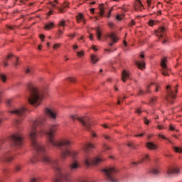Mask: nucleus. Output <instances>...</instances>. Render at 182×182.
I'll return each mask as SVG.
<instances>
[{
  "instance_id": "69168bd1",
  "label": "nucleus",
  "mask_w": 182,
  "mask_h": 182,
  "mask_svg": "<svg viewBox=\"0 0 182 182\" xmlns=\"http://www.w3.org/2000/svg\"><path fill=\"white\" fill-rule=\"evenodd\" d=\"M58 35L60 36H62V35H63V32L62 31V30H58Z\"/></svg>"
},
{
  "instance_id": "dca6fc26",
  "label": "nucleus",
  "mask_w": 182,
  "mask_h": 182,
  "mask_svg": "<svg viewBox=\"0 0 182 182\" xmlns=\"http://www.w3.org/2000/svg\"><path fill=\"white\" fill-rule=\"evenodd\" d=\"M79 168V164L77 162L74 161L70 164L69 165V170L70 171H75V170H77Z\"/></svg>"
},
{
  "instance_id": "a878e982",
  "label": "nucleus",
  "mask_w": 182,
  "mask_h": 182,
  "mask_svg": "<svg viewBox=\"0 0 182 182\" xmlns=\"http://www.w3.org/2000/svg\"><path fill=\"white\" fill-rule=\"evenodd\" d=\"M12 54H9L6 58L4 60V66H9V64H8V60L11 59L12 58Z\"/></svg>"
},
{
  "instance_id": "338daca9",
  "label": "nucleus",
  "mask_w": 182,
  "mask_h": 182,
  "mask_svg": "<svg viewBox=\"0 0 182 182\" xmlns=\"http://www.w3.org/2000/svg\"><path fill=\"white\" fill-rule=\"evenodd\" d=\"M116 19H117V21H122V17H121L120 16L117 15V16H116Z\"/></svg>"
},
{
  "instance_id": "79ce46f5",
  "label": "nucleus",
  "mask_w": 182,
  "mask_h": 182,
  "mask_svg": "<svg viewBox=\"0 0 182 182\" xmlns=\"http://www.w3.org/2000/svg\"><path fill=\"white\" fill-rule=\"evenodd\" d=\"M68 80L71 82V83H75V82H76V78L70 77L68 78Z\"/></svg>"
},
{
  "instance_id": "473e14b6",
  "label": "nucleus",
  "mask_w": 182,
  "mask_h": 182,
  "mask_svg": "<svg viewBox=\"0 0 182 182\" xmlns=\"http://www.w3.org/2000/svg\"><path fill=\"white\" fill-rule=\"evenodd\" d=\"M0 80H1L3 83H5L6 82V75L4 74H0Z\"/></svg>"
},
{
  "instance_id": "393cba45",
  "label": "nucleus",
  "mask_w": 182,
  "mask_h": 182,
  "mask_svg": "<svg viewBox=\"0 0 182 182\" xmlns=\"http://www.w3.org/2000/svg\"><path fill=\"white\" fill-rule=\"evenodd\" d=\"M54 26H55V24L53 23V22H50L46 24L44 29L46 31H50V29H52V28H53Z\"/></svg>"
},
{
  "instance_id": "423d86ee",
  "label": "nucleus",
  "mask_w": 182,
  "mask_h": 182,
  "mask_svg": "<svg viewBox=\"0 0 182 182\" xmlns=\"http://www.w3.org/2000/svg\"><path fill=\"white\" fill-rule=\"evenodd\" d=\"M105 159L100 158V157H96L95 159H92L90 156H85L84 162L86 166H92V164H94V166H97V164H100V163H102V161H105Z\"/></svg>"
},
{
  "instance_id": "1a4fd4ad",
  "label": "nucleus",
  "mask_w": 182,
  "mask_h": 182,
  "mask_svg": "<svg viewBox=\"0 0 182 182\" xmlns=\"http://www.w3.org/2000/svg\"><path fill=\"white\" fill-rule=\"evenodd\" d=\"M44 113L46 114H59V109L55 107H46L44 109Z\"/></svg>"
},
{
  "instance_id": "052dcab7",
  "label": "nucleus",
  "mask_w": 182,
  "mask_h": 182,
  "mask_svg": "<svg viewBox=\"0 0 182 182\" xmlns=\"http://www.w3.org/2000/svg\"><path fill=\"white\" fill-rule=\"evenodd\" d=\"M138 95H139V96H141V95H144V92H143V90H139Z\"/></svg>"
},
{
  "instance_id": "9d476101",
  "label": "nucleus",
  "mask_w": 182,
  "mask_h": 182,
  "mask_svg": "<svg viewBox=\"0 0 182 182\" xmlns=\"http://www.w3.org/2000/svg\"><path fill=\"white\" fill-rule=\"evenodd\" d=\"M178 173H180V169L178 168V167L171 168L168 169L166 172L167 176H168L169 177H171V176L174 174H178Z\"/></svg>"
},
{
  "instance_id": "2f4dec72",
  "label": "nucleus",
  "mask_w": 182,
  "mask_h": 182,
  "mask_svg": "<svg viewBox=\"0 0 182 182\" xmlns=\"http://www.w3.org/2000/svg\"><path fill=\"white\" fill-rule=\"evenodd\" d=\"M23 119V117H22V115H18V117L15 120V124H19Z\"/></svg>"
},
{
  "instance_id": "7ed1b4c3",
  "label": "nucleus",
  "mask_w": 182,
  "mask_h": 182,
  "mask_svg": "<svg viewBox=\"0 0 182 182\" xmlns=\"http://www.w3.org/2000/svg\"><path fill=\"white\" fill-rule=\"evenodd\" d=\"M70 119L73 120H78L80 124L87 130V132H90V127H92V121H90V118L86 115H71Z\"/></svg>"
},
{
  "instance_id": "09e8293b",
  "label": "nucleus",
  "mask_w": 182,
  "mask_h": 182,
  "mask_svg": "<svg viewBox=\"0 0 182 182\" xmlns=\"http://www.w3.org/2000/svg\"><path fill=\"white\" fill-rule=\"evenodd\" d=\"M68 38H75V36H76V33H70V34H68Z\"/></svg>"
},
{
  "instance_id": "f03ea898",
  "label": "nucleus",
  "mask_w": 182,
  "mask_h": 182,
  "mask_svg": "<svg viewBox=\"0 0 182 182\" xmlns=\"http://www.w3.org/2000/svg\"><path fill=\"white\" fill-rule=\"evenodd\" d=\"M26 87L29 92L28 103L37 107L43 100V95L41 92V89L33 82H28L26 85Z\"/></svg>"
},
{
  "instance_id": "603ef678",
  "label": "nucleus",
  "mask_w": 182,
  "mask_h": 182,
  "mask_svg": "<svg viewBox=\"0 0 182 182\" xmlns=\"http://www.w3.org/2000/svg\"><path fill=\"white\" fill-rule=\"evenodd\" d=\"M147 5L149 8L151 6V0H146Z\"/></svg>"
},
{
  "instance_id": "5701e85b",
  "label": "nucleus",
  "mask_w": 182,
  "mask_h": 182,
  "mask_svg": "<svg viewBox=\"0 0 182 182\" xmlns=\"http://www.w3.org/2000/svg\"><path fill=\"white\" fill-rule=\"evenodd\" d=\"M166 62H167V57H164V58L161 59V66L163 69L167 68Z\"/></svg>"
},
{
  "instance_id": "f257e3e1",
  "label": "nucleus",
  "mask_w": 182,
  "mask_h": 182,
  "mask_svg": "<svg viewBox=\"0 0 182 182\" xmlns=\"http://www.w3.org/2000/svg\"><path fill=\"white\" fill-rule=\"evenodd\" d=\"M45 122H46V118L33 122L28 132V137L31 141V146L33 149L38 153L41 161L45 164L51 166V167L55 170L56 173H58L59 178H56L55 182H69L70 181V173L69 171L65 168H61L58 160L52 159L46 154L45 146L39 144L37 141L38 136L42 137L44 134H46L48 144L52 146V147H57L61 150V159H63V160H65V159L69 157V156H71L75 159V157L77 156V152H76V151H69V147L72 146V141H70V140L63 139L59 141L55 139V134H56V132H58V127L56 125L50 126L47 130L41 129L38 132L36 127L40 125L43 126Z\"/></svg>"
},
{
  "instance_id": "774afa93",
  "label": "nucleus",
  "mask_w": 182,
  "mask_h": 182,
  "mask_svg": "<svg viewBox=\"0 0 182 182\" xmlns=\"http://www.w3.org/2000/svg\"><path fill=\"white\" fill-rule=\"evenodd\" d=\"M92 48L95 52H97V48H96V46H92Z\"/></svg>"
},
{
  "instance_id": "f3484780",
  "label": "nucleus",
  "mask_w": 182,
  "mask_h": 182,
  "mask_svg": "<svg viewBox=\"0 0 182 182\" xmlns=\"http://www.w3.org/2000/svg\"><path fill=\"white\" fill-rule=\"evenodd\" d=\"M135 64L138 69H140L141 70L146 68V62L144 61H136Z\"/></svg>"
},
{
  "instance_id": "c9c22d12",
  "label": "nucleus",
  "mask_w": 182,
  "mask_h": 182,
  "mask_svg": "<svg viewBox=\"0 0 182 182\" xmlns=\"http://www.w3.org/2000/svg\"><path fill=\"white\" fill-rule=\"evenodd\" d=\"M57 115L56 114H48V118L50 119V120H56Z\"/></svg>"
},
{
  "instance_id": "0eeeda50",
  "label": "nucleus",
  "mask_w": 182,
  "mask_h": 182,
  "mask_svg": "<svg viewBox=\"0 0 182 182\" xmlns=\"http://www.w3.org/2000/svg\"><path fill=\"white\" fill-rule=\"evenodd\" d=\"M14 159L12 151L7 150L0 156V163H11V161H14Z\"/></svg>"
},
{
  "instance_id": "c85d7f7f",
  "label": "nucleus",
  "mask_w": 182,
  "mask_h": 182,
  "mask_svg": "<svg viewBox=\"0 0 182 182\" xmlns=\"http://www.w3.org/2000/svg\"><path fill=\"white\" fill-rule=\"evenodd\" d=\"M103 6H105V4H100V16H103V15H105V9H103Z\"/></svg>"
},
{
  "instance_id": "39448f33",
  "label": "nucleus",
  "mask_w": 182,
  "mask_h": 182,
  "mask_svg": "<svg viewBox=\"0 0 182 182\" xmlns=\"http://www.w3.org/2000/svg\"><path fill=\"white\" fill-rule=\"evenodd\" d=\"M23 144V136L20 133H16L11 136V146L19 149Z\"/></svg>"
},
{
  "instance_id": "13d9d810",
  "label": "nucleus",
  "mask_w": 182,
  "mask_h": 182,
  "mask_svg": "<svg viewBox=\"0 0 182 182\" xmlns=\"http://www.w3.org/2000/svg\"><path fill=\"white\" fill-rule=\"evenodd\" d=\"M169 129L171 131H174V130H176V128L172 124H171L169 126Z\"/></svg>"
},
{
  "instance_id": "6ab92c4d",
  "label": "nucleus",
  "mask_w": 182,
  "mask_h": 182,
  "mask_svg": "<svg viewBox=\"0 0 182 182\" xmlns=\"http://www.w3.org/2000/svg\"><path fill=\"white\" fill-rule=\"evenodd\" d=\"M90 62L92 65H96L99 62V57L96 55L91 54L90 55Z\"/></svg>"
},
{
  "instance_id": "b1692460",
  "label": "nucleus",
  "mask_w": 182,
  "mask_h": 182,
  "mask_svg": "<svg viewBox=\"0 0 182 182\" xmlns=\"http://www.w3.org/2000/svg\"><path fill=\"white\" fill-rule=\"evenodd\" d=\"M122 81L124 82L127 79H129V73L127 71L124 70L122 72Z\"/></svg>"
},
{
  "instance_id": "e433bc0d",
  "label": "nucleus",
  "mask_w": 182,
  "mask_h": 182,
  "mask_svg": "<svg viewBox=\"0 0 182 182\" xmlns=\"http://www.w3.org/2000/svg\"><path fill=\"white\" fill-rule=\"evenodd\" d=\"M36 161H38V158H36V156L30 159V163H31V164H35Z\"/></svg>"
},
{
  "instance_id": "c756f323",
  "label": "nucleus",
  "mask_w": 182,
  "mask_h": 182,
  "mask_svg": "<svg viewBox=\"0 0 182 182\" xmlns=\"http://www.w3.org/2000/svg\"><path fill=\"white\" fill-rule=\"evenodd\" d=\"M21 168H22V166L19 164L15 165L14 168V172L18 173V171H21Z\"/></svg>"
},
{
  "instance_id": "4c0bfd02",
  "label": "nucleus",
  "mask_w": 182,
  "mask_h": 182,
  "mask_svg": "<svg viewBox=\"0 0 182 182\" xmlns=\"http://www.w3.org/2000/svg\"><path fill=\"white\" fill-rule=\"evenodd\" d=\"M157 23V21L156 20H150L149 21V26H154Z\"/></svg>"
},
{
  "instance_id": "a19ab883",
  "label": "nucleus",
  "mask_w": 182,
  "mask_h": 182,
  "mask_svg": "<svg viewBox=\"0 0 182 182\" xmlns=\"http://www.w3.org/2000/svg\"><path fill=\"white\" fill-rule=\"evenodd\" d=\"M18 65H19V58L16 57V62L14 63V67L18 68Z\"/></svg>"
},
{
  "instance_id": "4d7b16f0",
  "label": "nucleus",
  "mask_w": 182,
  "mask_h": 182,
  "mask_svg": "<svg viewBox=\"0 0 182 182\" xmlns=\"http://www.w3.org/2000/svg\"><path fill=\"white\" fill-rule=\"evenodd\" d=\"M104 149H105V150H110V146H109L106 144H104Z\"/></svg>"
},
{
  "instance_id": "7c9ffc66",
  "label": "nucleus",
  "mask_w": 182,
  "mask_h": 182,
  "mask_svg": "<svg viewBox=\"0 0 182 182\" xmlns=\"http://www.w3.org/2000/svg\"><path fill=\"white\" fill-rule=\"evenodd\" d=\"M41 180L39 176H33L30 178V182H38Z\"/></svg>"
},
{
  "instance_id": "0e129e2a",
  "label": "nucleus",
  "mask_w": 182,
  "mask_h": 182,
  "mask_svg": "<svg viewBox=\"0 0 182 182\" xmlns=\"http://www.w3.org/2000/svg\"><path fill=\"white\" fill-rule=\"evenodd\" d=\"M78 48L79 46L76 44L73 46V49H74V50H76V49H77Z\"/></svg>"
},
{
  "instance_id": "6e6d98bb",
  "label": "nucleus",
  "mask_w": 182,
  "mask_h": 182,
  "mask_svg": "<svg viewBox=\"0 0 182 182\" xmlns=\"http://www.w3.org/2000/svg\"><path fill=\"white\" fill-rule=\"evenodd\" d=\"M6 28H8V29H10L11 31H14V26H13L6 25Z\"/></svg>"
},
{
  "instance_id": "4be33fe9",
  "label": "nucleus",
  "mask_w": 182,
  "mask_h": 182,
  "mask_svg": "<svg viewBox=\"0 0 182 182\" xmlns=\"http://www.w3.org/2000/svg\"><path fill=\"white\" fill-rule=\"evenodd\" d=\"M82 19H85V15H83L82 13H79L78 15L76 16V21L77 23H80Z\"/></svg>"
},
{
  "instance_id": "cd10ccee",
  "label": "nucleus",
  "mask_w": 182,
  "mask_h": 182,
  "mask_svg": "<svg viewBox=\"0 0 182 182\" xmlns=\"http://www.w3.org/2000/svg\"><path fill=\"white\" fill-rule=\"evenodd\" d=\"M135 113H136L137 114H141V113H151L150 112H147L146 110H142L140 108H137L136 110H135Z\"/></svg>"
},
{
  "instance_id": "ea45409f",
  "label": "nucleus",
  "mask_w": 182,
  "mask_h": 182,
  "mask_svg": "<svg viewBox=\"0 0 182 182\" xmlns=\"http://www.w3.org/2000/svg\"><path fill=\"white\" fill-rule=\"evenodd\" d=\"M159 137H160L161 139H164V140H168L169 141V143H171V144H173V141H171L168 139L166 138V136H164V135L159 134Z\"/></svg>"
},
{
  "instance_id": "49530a36",
  "label": "nucleus",
  "mask_w": 182,
  "mask_h": 182,
  "mask_svg": "<svg viewBox=\"0 0 182 182\" xmlns=\"http://www.w3.org/2000/svg\"><path fill=\"white\" fill-rule=\"evenodd\" d=\"M59 26H66V21H62L58 24Z\"/></svg>"
},
{
  "instance_id": "f704fd0d",
  "label": "nucleus",
  "mask_w": 182,
  "mask_h": 182,
  "mask_svg": "<svg viewBox=\"0 0 182 182\" xmlns=\"http://www.w3.org/2000/svg\"><path fill=\"white\" fill-rule=\"evenodd\" d=\"M173 149L176 151V153H182V148H180L178 146H173Z\"/></svg>"
},
{
  "instance_id": "aec40b11",
  "label": "nucleus",
  "mask_w": 182,
  "mask_h": 182,
  "mask_svg": "<svg viewBox=\"0 0 182 182\" xmlns=\"http://www.w3.org/2000/svg\"><path fill=\"white\" fill-rule=\"evenodd\" d=\"M146 146L149 150H157L158 146L156 145V144L153 142H148L146 143Z\"/></svg>"
},
{
  "instance_id": "c03bdc74",
  "label": "nucleus",
  "mask_w": 182,
  "mask_h": 182,
  "mask_svg": "<svg viewBox=\"0 0 182 182\" xmlns=\"http://www.w3.org/2000/svg\"><path fill=\"white\" fill-rule=\"evenodd\" d=\"M162 75L164 76H169L168 72L167 71V70H162Z\"/></svg>"
},
{
  "instance_id": "bf43d9fd",
  "label": "nucleus",
  "mask_w": 182,
  "mask_h": 182,
  "mask_svg": "<svg viewBox=\"0 0 182 182\" xmlns=\"http://www.w3.org/2000/svg\"><path fill=\"white\" fill-rule=\"evenodd\" d=\"M48 16H50V15H53V10H50L49 12L47 14Z\"/></svg>"
},
{
  "instance_id": "20e7f679",
  "label": "nucleus",
  "mask_w": 182,
  "mask_h": 182,
  "mask_svg": "<svg viewBox=\"0 0 182 182\" xmlns=\"http://www.w3.org/2000/svg\"><path fill=\"white\" fill-rule=\"evenodd\" d=\"M107 182H119V179L114 176L119 171L114 167H109L102 170Z\"/></svg>"
},
{
  "instance_id": "37998d69",
  "label": "nucleus",
  "mask_w": 182,
  "mask_h": 182,
  "mask_svg": "<svg viewBox=\"0 0 182 182\" xmlns=\"http://www.w3.org/2000/svg\"><path fill=\"white\" fill-rule=\"evenodd\" d=\"M62 46V44L60 43H55L53 45V49H59V48H60V46Z\"/></svg>"
},
{
  "instance_id": "a18cd8bd",
  "label": "nucleus",
  "mask_w": 182,
  "mask_h": 182,
  "mask_svg": "<svg viewBox=\"0 0 182 182\" xmlns=\"http://www.w3.org/2000/svg\"><path fill=\"white\" fill-rule=\"evenodd\" d=\"M107 26H109V28H114V23L109 21L108 22Z\"/></svg>"
},
{
  "instance_id": "2eb2a0df",
  "label": "nucleus",
  "mask_w": 182,
  "mask_h": 182,
  "mask_svg": "<svg viewBox=\"0 0 182 182\" xmlns=\"http://www.w3.org/2000/svg\"><path fill=\"white\" fill-rule=\"evenodd\" d=\"M95 31L96 32L97 38L98 41L102 40V28L100 26H97L95 28Z\"/></svg>"
},
{
  "instance_id": "864d4df0",
  "label": "nucleus",
  "mask_w": 182,
  "mask_h": 182,
  "mask_svg": "<svg viewBox=\"0 0 182 182\" xmlns=\"http://www.w3.org/2000/svg\"><path fill=\"white\" fill-rule=\"evenodd\" d=\"M157 100V97H154L151 98V103H154V102H156Z\"/></svg>"
},
{
  "instance_id": "bb28decb",
  "label": "nucleus",
  "mask_w": 182,
  "mask_h": 182,
  "mask_svg": "<svg viewBox=\"0 0 182 182\" xmlns=\"http://www.w3.org/2000/svg\"><path fill=\"white\" fill-rule=\"evenodd\" d=\"M150 173H151V174H154V176H157V174L160 173V171H159V169H157L156 168H152L150 170Z\"/></svg>"
},
{
  "instance_id": "72a5a7b5",
  "label": "nucleus",
  "mask_w": 182,
  "mask_h": 182,
  "mask_svg": "<svg viewBox=\"0 0 182 182\" xmlns=\"http://www.w3.org/2000/svg\"><path fill=\"white\" fill-rule=\"evenodd\" d=\"M35 72V70H33V68H27L26 70V73H27L28 75H32V73H33Z\"/></svg>"
},
{
  "instance_id": "412c9836",
  "label": "nucleus",
  "mask_w": 182,
  "mask_h": 182,
  "mask_svg": "<svg viewBox=\"0 0 182 182\" xmlns=\"http://www.w3.org/2000/svg\"><path fill=\"white\" fill-rule=\"evenodd\" d=\"M139 6H144L143 5V3H141V0H136L135 4L134 5V8L135 11H139Z\"/></svg>"
},
{
  "instance_id": "3c124183",
  "label": "nucleus",
  "mask_w": 182,
  "mask_h": 182,
  "mask_svg": "<svg viewBox=\"0 0 182 182\" xmlns=\"http://www.w3.org/2000/svg\"><path fill=\"white\" fill-rule=\"evenodd\" d=\"M40 39L42 41V42H43L45 41V35L41 34Z\"/></svg>"
},
{
  "instance_id": "8fccbe9b",
  "label": "nucleus",
  "mask_w": 182,
  "mask_h": 182,
  "mask_svg": "<svg viewBox=\"0 0 182 182\" xmlns=\"http://www.w3.org/2000/svg\"><path fill=\"white\" fill-rule=\"evenodd\" d=\"M144 122L145 124H149V123H150V121L149 119H147V118H146V117L144 118Z\"/></svg>"
},
{
  "instance_id": "9b49d317",
  "label": "nucleus",
  "mask_w": 182,
  "mask_h": 182,
  "mask_svg": "<svg viewBox=\"0 0 182 182\" xmlns=\"http://www.w3.org/2000/svg\"><path fill=\"white\" fill-rule=\"evenodd\" d=\"M82 150L87 154L90 151H91L92 149H95V146L93 144L88 143L83 144L82 146Z\"/></svg>"
},
{
  "instance_id": "680f3d73",
  "label": "nucleus",
  "mask_w": 182,
  "mask_h": 182,
  "mask_svg": "<svg viewBox=\"0 0 182 182\" xmlns=\"http://www.w3.org/2000/svg\"><path fill=\"white\" fill-rule=\"evenodd\" d=\"M3 173H4V174H6L7 173H9V171L8 169H6V168H4V169H3Z\"/></svg>"
},
{
  "instance_id": "58836bf2",
  "label": "nucleus",
  "mask_w": 182,
  "mask_h": 182,
  "mask_svg": "<svg viewBox=\"0 0 182 182\" xmlns=\"http://www.w3.org/2000/svg\"><path fill=\"white\" fill-rule=\"evenodd\" d=\"M77 56L78 58H82V56H85V51L80 50V51L77 52Z\"/></svg>"
},
{
  "instance_id": "ddd939ff",
  "label": "nucleus",
  "mask_w": 182,
  "mask_h": 182,
  "mask_svg": "<svg viewBox=\"0 0 182 182\" xmlns=\"http://www.w3.org/2000/svg\"><path fill=\"white\" fill-rule=\"evenodd\" d=\"M164 32H166V28L164 27H161L155 31L156 36H158L159 38L163 36Z\"/></svg>"
},
{
  "instance_id": "5fc2aeb1",
  "label": "nucleus",
  "mask_w": 182,
  "mask_h": 182,
  "mask_svg": "<svg viewBox=\"0 0 182 182\" xmlns=\"http://www.w3.org/2000/svg\"><path fill=\"white\" fill-rule=\"evenodd\" d=\"M128 147H132V149H135L134 146H133V143L129 142L127 144Z\"/></svg>"
},
{
  "instance_id": "4468645a",
  "label": "nucleus",
  "mask_w": 182,
  "mask_h": 182,
  "mask_svg": "<svg viewBox=\"0 0 182 182\" xmlns=\"http://www.w3.org/2000/svg\"><path fill=\"white\" fill-rule=\"evenodd\" d=\"M171 88V86H166L168 97H171V99H176V94L174 93V92H173V90H170Z\"/></svg>"
},
{
  "instance_id": "e2e57ef3",
  "label": "nucleus",
  "mask_w": 182,
  "mask_h": 182,
  "mask_svg": "<svg viewBox=\"0 0 182 182\" xmlns=\"http://www.w3.org/2000/svg\"><path fill=\"white\" fill-rule=\"evenodd\" d=\"M90 41H93V39H94L93 33L90 34Z\"/></svg>"
},
{
  "instance_id": "6e6552de",
  "label": "nucleus",
  "mask_w": 182,
  "mask_h": 182,
  "mask_svg": "<svg viewBox=\"0 0 182 182\" xmlns=\"http://www.w3.org/2000/svg\"><path fill=\"white\" fill-rule=\"evenodd\" d=\"M7 113H9L10 114H23V113H29V112L28 111V109L23 107L18 109L9 110Z\"/></svg>"
},
{
  "instance_id": "a211bd4d",
  "label": "nucleus",
  "mask_w": 182,
  "mask_h": 182,
  "mask_svg": "<svg viewBox=\"0 0 182 182\" xmlns=\"http://www.w3.org/2000/svg\"><path fill=\"white\" fill-rule=\"evenodd\" d=\"M106 38H110L111 39H112V42L114 43H117V41H119V38L116 36V33H111L109 34H107Z\"/></svg>"
},
{
  "instance_id": "de8ad7c7",
  "label": "nucleus",
  "mask_w": 182,
  "mask_h": 182,
  "mask_svg": "<svg viewBox=\"0 0 182 182\" xmlns=\"http://www.w3.org/2000/svg\"><path fill=\"white\" fill-rule=\"evenodd\" d=\"M60 14H65V6L62 8H58Z\"/></svg>"
},
{
  "instance_id": "f8f14e48",
  "label": "nucleus",
  "mask_w": 182,
  "mask_h": 182,
  "mask_svg": "<svg viewBox=\"0 0 182 182\" xmlns=\"http://www.w3.org/2000/svg\"><path fill=\"white\" fill-rule=\"evenodd\" d=\"M149 161V155H144V156L138 162H132L131 164V167H134L135 166H137L139 164H141V163L144 161Z\"/></svg>"
}]
</instances>
